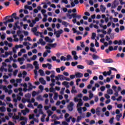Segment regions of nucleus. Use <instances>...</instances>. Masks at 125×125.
<instances>
[{
    "mask_svg": "<svg viewBox=\"0 0 125 125\" xmlns=\"http://www.w3.org/2000/svg\"><path fill=\"white\" fill-rule=\"evenodd\" d=\"M74 101L75 102H79V103L77 104V107H81V106H83V100L82 99H78V98L75 97L74 98Z\"/></svg>",
    "mask_w": 125,
    "mask_h": 125,
    "instance_id": "f257e3e1",
    "label": "nucleus"
},
{
    "mask_svg": "<svg viewBox=\"0 0 125 125\" xmlns=\"http://www.w3.org/2000/svg\"><path fill=\"white\" fill-rule=\"evenodd\" d=\"M8 19L7 20L4 19L5 21L3 22V23L4 25H5V26H7V23H11L12 22H14V19H13V18L8 17Z\"/></svg>",
    "mask_w": 125,
    "mask_h": 125,
    "instance_id": "f03ea898",
    "label": "nucleus"
},
{
    "mask_svg": "<svg viewBox=\"0 0 125 125\" xmlns=\"http://www.w3.org/2000/svg\"><path fill=\"white\" fill-rule=\"evenodd\" d=\"M74 103L73 102H71L69 103V104L67 105V109L68 111L70 112H72L73 110H74Z\"/></svg>",
    "mask_w": 125,
    "mask_h": 125,
    "instance_id": "7ed1b4c3",
    "label": "nucleus"
},
{
    "mask_svg": "<svg viewBox=\"0 0 125 125\" xmlns=\"http://www.w3.org/2000/svg\"><path fill=\"white\" fill-rule=\"evenodd\" d=\"M17 15V14H16V13H14L11 16H6L4 19H5L6 20L7 19H8V17L12 18H13H13H14V19H15V18L16 17Z\"/></svg>",
    "mask_w": 125,
    "mask_h": 125,
    "instance_id": "20e7f679",
    "label": "nucleus"
},
{
    "mask_svg": "<svg viewBox=\"0 0 125 125\" xmlns=\"http://www.w3.org/2000/svg\"><path fill=\"white\" fill-rule=\"evenodd\" d=\"M18 115H15V114H14V115L12 116V119L13 120H19V118L21 116V112H19Z\"/></svg>",
    "mask_w": 125,
    "mask_h": 125,
    "instance_id": "39448f33",
    "label": "nucleus"
},
{
    "mask_svg": "<svg viewBox=\"0 0 125 125\" xmlns=\"http://www.w3.org/2000/svg\"><path fill=\"white\" fill-rule=\"evenodd\" d=\"M104 63H113L114 61L112 59H107L103 60Z\"/></svg>",
    "mask_w": 125,
    "mask_h": 125,
    "instance_id": "423d86ee",
    "label": "nucleus"
},
{
    "mask_svg": "<svg viewBox=\"0 0 125 125\" xmlns=\"http://www.w3.org/2000/svg\"><path fill=\"white\" fill-rule=\"evenodd\" d=\"M114 44H118V45H123V41L122 40H115L113 42Z\"/></svg>",
    "mask_w": 125,
    "mask_h": 125,
    "instance_id": "0eeeda50",
    "label": "nucleus"
},
{
    "mask_svg": "<svg viewBox=\"0 0 125 125\" xmlns=\"http://www.w3.org/2000/svg\"><path fill=\"white\" fill-rule=\"evenodd\" d=\"M34 35L35 36H37V37H39V36H40L41 38H43V35H42V32H34Z\"/></svg>",
    "mask_w": 125,
    "mask_h": 125,
    "instance_id": "6e6552de",
    "label": "nucleus"
},
{
    "mask_svg": "<svg viewBox=\"0 0 125 125\" xmlns=\"http://www.w3.org/2000/svg\"><path fill=\"white\" fill-rule=\"evenodd\" d=\"M113 50H114V47L112 46H110L108 49L105 50V52L108 54L109 53L110 51H113Z\"/></svg>",
    "mask_w": 125,
    "mask_h": 125,
    "instance_id": "1a4fd4ad",
    "label": "nucleus"
},
{
    "mask_svg": "<svg viewBox=\"0 0 125 125\" xmlns=\"http://www.w3.org/2000/svg\"><path fill=\"white\" fill-rule=\"evenodd\" d=\"M63 33V32H54V35H56V38H57L58 39L60 38V36Z\"/></svg>",
    "mask_w": 125,
    "mask_h": 125,
    "instance_id": "9d476101",
    "label": "nucleus"
},
{
    "mask_svg": "<svg viewBox=\"0 0 125 125\" xmlns=\"http://www.w3.org/2000/svg\"><path fill=\"white\" fill-rule=\"evenodd\" d=\"M3 24H4L2 22H0V27H2ZM6 30V27L5 26H3L0 28V31H5Z\"/></svg>",
    "mask_w": 125,
    "mask_h": 125,
    "instance_id": "9b49d317",
    "label": "nucleus"
},
{
    "mask_svg": "<svg viewBox=\"0 0 125 125\" xmlns=\"http://www.w3.org/2000/svg\"><path fill=\"white\" fill-rule=\"evenodd\" d=\"M45 40L47 42H49L50 43L53 42V40L50 39V38H49L48 37H46L45 38Z\"/></svg>",
    "mask_w": 125,
    "mask_h": 125,
    "instance_id": "f8f14e48",
    "label": "nucleus"
},
{
    "mask_svg": "<svg viewBox=\"0 0 125 125\" xmlns=\"http://www.w3.org/2000/svg\"><path fill=\"white\" fill-rule=\"evenodd\" d=\"M76 78H83V74L81 72H77L75 74Z\"/></svg>",
    "mask_w": 125,
    "mask_h": 125,
    "instance_id": "ddd939ff",
    "label": "nucleus"
},
{
    "mask_svg": "<svg viewBox=\"0 0 125 125\" xmlns=\"http://www.w3.org/2000/svg\"><path fill=\"white\" fill-rule=\"evenodd\" d=\"M39 82L42 84H46V82L44 81V79H43L42 78H41L39 79Z\"/></svg>",
    "mask_w": 125,
    "mask_h": 125,
    "instance_id": "4468645a",
    "label": "nucleus"
},
{
    "mask_svg": "<svg viewBox=\"0 0 125 125\" xmlns=\"http://www.w3.org/2000/svg\"><path fill=\"white\" fill-rule=\"evenodd\" d=\"M96 114L97 116H100V107H97L96 108Z\"/></svg>",
    "mask_w": 125,
    "mask_h": 125,
    "instance_id": "2eb2a0df",
    "label": "nucleus"
},
{
    "mask_svg": "<svg viewBox=\"0 0 125 125\" xmlns=\"http://www.w3.org/2000/svg\"><path fill=\"white\" fill-rule=\"evenodd\" d=\"M114 2V3L113 6H112V8H116V7H117V5L119 4V2H118L117 0H115Z\"/></svg>",
    "mask_w": 125,
    "mask_h": 125,
    "instance_id": "dca6fc26",
    "label": "nucleus"
},
{
    "mask_svg": "<svg viewBox=\"0 0 125 125\" xmlns=\"http://www.w3.org/2000/svg\"><path fill=\"white\" fill-rule=\"evenodd\" d=\"M101 11L102 12L104 13L106 11V7H104L103 5H101Z\"/></svg>",
    "mask_w": 125,
    "mask_h": 125,
    "instance_id": "f3484780",
    "label": "nucleus"
},
{
    "mask_svg": "<svg viewBox=\"0 0 125 125\" xmlns=\"http://www.w3.org/2000/svg\"><path fill=\"white\" fill-rule=\"evenodd\" d=\"M122 117H123V114H122V113H121L119 115H116V120L118 122H120V118H122Z\"/></svg>",
    "mask_w": 125,
    "mask_h": 125,
    "instance_id": "a211bd4d",
    "label": "nucleus"
},
{
    "mask_svg": "<svg viewBox=\"0 0 125 125\" xmlns=\"http://www.w3.org/2000/svg\"><path fill=\"white\" fill-rule=\"evenodd\" d=\"M62 84L65 85L67 88H69V83L68 82L64 81L62 83Z\"/></svg>",
    "mask_w": 125,
    "mask_h": 125,
    "instance_id": "6ab92c4d",
    "label": "nucleus"
},
{
    "mask_svg": "<svg viewBox=\"0 0 125 125\" xmlns=\"http://www.w3.org/2000/svg\"><path fill=\"white\" fill-rule=\"evenodd\" d=\"M59 78L60 81H64L65 80V77L63 76V75H59Z\"/></svg>",
    "mask_w": 125,
    "mask_h": 125,
    "instance_id": "aec40b11",
    "label": "nucleus"
},
{
    "mask_svg": "<svg viewBox=\"0 0 125 125\" xmlns=\"http://www.w3.org/2000/svg\"><path fill=\"white\" fill-rule=\"evenodd\" d=\"M47 45L51 46V47H56V45H57V44L56 43H54L53 44L48 43Z\"/></svg>",
    "mask_w": 125,
    "mask_h": 125,
    "instance_id": "412c9836",
    "label": "nucleus"
},
{
    "mask_svg": "<svg viewBox=\"0 0 125 125\" xmlns=\"http://www.w3.org/2000/svg\"><path fill=\"white\" fill-rule=\"evenodd\" d=\"M39 73L40 74L41 76H44V72L43 71V70H42V69H40L39 70Z\"/></svg>",
    "mask_w": 125,
    "mask_h": 125,
    "instance_id": "4be33fe9",
    "label": "nucleus"
},
{
    "mask_svg": "<svg viewBox=\"0 0 125 125\" xmlns=\"http://www.w3.org/2000/svg\"><path fill=\"white\" fill-rule=\"evenodd\" d=\"M107 35H109V37L113 39L114 38V33H111V32H107Z\"/></svg>",
    "mask_w": 125,
    "mask_h": 125,
    "instance_id": "5701e85b",
    "label": "nucleus"
},
{
    "mask_svg": "<svg viewBox=\"0 0 125 125\" xmlns=\"http://www.w3.org/2000/svg\"><path fill=\"white\" fill-rule=\"evenodd\" d=\"M23 46L22 44L15 45V47H16V49H18V48H22Z\"/></svg>",
    "mask_w": 125,
    "mask_h": 125,
    "instance_id": "b1692460",
    "label": "nucleus"
},
{
    "mask_svg": "<svg viewBox=\"0 0 125 125\" xmlns=\"http://www.w3.org/2000/svg\"><path fill=\"white\" fill-rule=\"evenodd\" d=\"M107 92L108 94H113V93H114V92L113 91V90H112V89H109L107 90Z\"/></svg>",
    "mask_w": 125,
    "mask_h": 125,
    "instance_id": "393cba45",
    "label": "nucleus"
},
{
    "mask_svg": "<svg viewBox=\"0 0 125 125\" xmlns=\"http://www.w3.org/2000/svg\"><path fill=\"white\" fill-rule=\"evenodd\" d=\"M92 58L94 59V60H96L97 59H98L99 58V57L98 56L93 54L92 55Z\"/></svg>",
    "mask_w": 125,
    "mask_h": 125,
    "instance_id": "a878e982",
    "label": "nucleus"
},
{
    "mask_svg": "<svg viewBox=\"0 0 125 125\" xmlns=\"http://www.w3.org/2000/svg\"><path fill=\"white\" fill-rule=\"evenodd\" d=\"M0 111L1 112H5L6 111V108L4 106H2L0 107Z\"/></svg>",
    "mask_w": 125,
    "mask_h": 125,
    "instance_id": "bb28decb",
    "label": "nucleus"
},
{
    "mask_svg": "<svg viewBox=\"0 0 125 125\" xmlns=\"http://www.w3.org/2000/svg\"><path fill=\"white\" fill-rule=\"evenodd\" d=\"M20 120V121H25V122H27V121H28V119L24 117H21Z\"/></svg>",
    "mask_w": 125,
    "mask_h": 125,
    "instance_id": "cd10ccee",
    "label": "nucleus"
},
{
    "mask_svg": "<svg viewBox=\"0 0 125 125\" xmlns=\"http://www.w3.org/2000/svg\"><path fill=\"white\" fill-rule=\"evenodd\" d=\"M78 63L79 62H71V65L73 67H75V66H76V65H78Z\"/></svg>",
    "mask_w": 125,
    "mask_h": 125,
    "instance_id": "c85d7f7f",
    "label": "nucleus"
},
{
    "mask_svg": "<svg viewBox=\"0 0 125 125\" xmlns=\"http://www.w3.org/2000/svg\"><path fill=\"white\" fill-rule=\"evenodd\" d=\"M95 37H96V34L95 33H93L91 38V40H95Z\"/></svg>",
    "mask_w": 125,
    "mask_h": 125,
    "instance_id": "c756f323",
    "label": "nucleus"
},
{
    "mask_svg": "<svg viewBox=\"0 0 125 125\" xmlns=\"http://www.w3.org/2000/svg\"><path fill=\"white\" fill-rule=\"evenodd\" d=\"M45 114H43L42 117L41 118V122L44 123V119H45Z\"/></svg>",
    "mask_w": 125,
    "mask_h": 125,
    "instance_id": "7c9ffc66",
    "label": "nucleus"
},
{
    "mask_svg": "<svg viewBox=\"0 0 125 125\" xmlns=\"http://www.w3.org/2000/svg\"><path fill=\"white\" fill-rule=\"evenodd\" d=\"M47 113L48 114V117H50V116H51V115H52V114H53V112H52V111H51V110H48L47 111Z\"/></svg>",
    "mask_w": 125,
    "mask_h": 125,
    "instance_id": "2f4dec72",
    "label": "nucleus"
},
{
    "mask_svg": "<svg viewBox=\"0 0 125 125\" xmlns=\"http://www.w3.org/2000/svg\"><path fill=\"white\" fill-rule=\"evenodd\" d=\"M31 96L32 95H31L30 93H27L25 95V97H26V98H31Z\"/></svg>",
    "mask_w": 125,
    "mask_h": 125,
    "instance_id": "473e14b6",
    "label": "nucleus"
},
{
    "mask_svg": "<svg viewBox=\"0 0 125 125\" xmlns=\"http://www.w3.org/2000/svg\"><path fill=\"white\" fill-rule=\"evenodd\" d=\"M77 68H78V69H81L83 70V69H84V66H83L82 65H77Z\"/></svg>",
    "mask_w": 125,
    "mask_h": 125,
    "instance_id": "72a5a7b5",
    "label": "nucleus"
},
{
    "mask_svg": "<svg viewBox=\"0 0 125 125\" xmlns=\"http://www.w3.org/2000/svg\"><path fill=\"white\" fill-rule=\"evenodd\" d=\"M69 24V23L65 21H63L62 22V25H63L64 26H65V27H67V26H68V25Z\"/></svg>",
    "mask_w": 125,
    "mask_h": 125,
    "instance_id": "f704fd0d",
    "label": "nucleus"
},
{
    "mask_svg": "<svg viewBox=\"0 0 125 125\" xmlns=\"http://www.w3.org/2000/svg\"><path fill=\"white\" fill-rule=\"evenodd\" d=\"M20 41L21 42H22L23 41V39H24V35L23 34L20 35Z\"/></svg>",
    "mask_w": 125,
    "mask_h": 125,
    "instance_id": "c9c22d12",
    "label": "nucleus"
},
{
    "mask_svg": "<svg viewBox=\"0 0 125 125\" xmlns=\"http://www.w3.org/2000/svg\"><path fill=\"white\" fill-rule=\"evenodd\" d=\"M71 93H77V90H75V86L72 87Z\"/></svg>",
    "mask_w": 125,
    "mask_h": 125,
    "instance_id": "e433bc0d",
    "label": "nucleus"
},
{
    "mask_svg": "<svg viewBox=\"0 0 125 125\" xmlns=\"http://www.w3.org/2000/svg\"><path fill=\"white\" fill-rule=\"evenodd\" d=\"M27 68H31V69L34 68V66H33V65L32 64L28 63L27 64Z\"/></svg>",
    "mask_w": 125,
    "mask_h": 125,
    "instance_id": "4c0bfd02",
    "label": "nucleus"
},
{
    "mask_svg": "<svg viewBox=\"0 0 125 125\" xmlns=\"http://www.w3.org/2000/svg\"><path fill=\"white\" fill-rule=\"evenodd\" d=\"M70 59H72V56L70 55H68L66 57L67 61H69Z\"/></svg>",
    "mask_w": 125,
    "mask_h": 125,
    "instance_id": "58836bf2",
    "label": "nucleus"
},
{
    "mask_svg": "<svg viewBox=\"0 0 125 125\" xmlns=\"http://www.w3.org/2000/svg\"><path fill=\"white\" fill-rule=\"evenodd\" d=\"M109 123H110V125H113V124L114 123V117L111 118L109 120Z\"/></svg>",
    "mask_w": 125,
    "mask_h": 125,
    "instance_id": "ea45409f",
    "label": "nucleus"
},
{
    "mask_svg": "<svg viewBox=\"0 0 125 125\" xmlns=\"http://www.w3.org/2000/svg\"><path fill=\"white\" fill-rule=\"evenodd\" d=\"M18 24H19V21H16L15 23V25L17 26V29H20V26L18 25Z\"/></svg>",
    "mask_w": 125,
    "mask_h": 125,
    "instance_id": "a19ab883",
    "label": "nucleus"
},
{
    "mask_svg": "<svg viewBox=\"0 0 125 125\" xmlns=\"http://www.w3.org/2000/svg\"><path fill=\"white\" fill-rule=\"evenodd\" d=\"M35 119V115L33 114L32 115H29V120H34Z\"/></svg>",
    "mask_w": 125,
    "mask_h": 125,
    "instance_id": "79ce46f5",
    "label": "nucleus"
},
{
    "mask_svg": "<svg viewBox=\"0 0 125 125\" xmlns=\"http://www.w3.org/2000/svg\"><path fill=\"white\" fill-rule=\"evenodd\" d=\"M82 39H83V37H82V36H79L76 37V40L77 41H81V40H82Z\"/></svg>",
    "mask_w": 125,
    "mask_h": 125,
    "instance_id": "37998d69",
    "label": "nucleus"
},
{
    "mask_svg": "<svg viewBox=\"0 0 125 125\" xmlns=\"http://www.w3.org/2000/svg\"><path fill=\"white\" fill-rule=\"evenodd\" d=\"M17 73H18V70H15L13 72V75H14V77H16V76L17 75Z\"/></svg>",
    "mask_w": 125,
    "mask_h": 125,
    "instance_id": "c03bdc74",
    "label": "nucleus"
},
{
    "mask_svg": "<svg viewBox=\"0 0 125 125\" xmlns=\"http://www.w3.org/2000/svg\"><path fill=\"white\" fill-rule=\"evenodd\" d=\"M69 16H72L73 18H77V14H72L71 15H69Z\"/></svg>",
    "mask_w": 125,
    "mask_h": 125,
    "instance_id": "a18cd8bd",
    "label": "nucleus"
},
{
    "mask_svg": "<svg viewBox=\"0 0 125 125\" xmlns=\"http://www.w3.org/2000/svg\"><path fill=\"white\" fill-rule=\"evenodd\" d=\"M71 119H72V116H70L69 118L65 119V121H66L67 123H70V122H71Z\"/></svg>",
    "mask_w": 125,
    "mask_h": 125,
    "instance_id": "49530a36",
    "label": "nucleus"
},
{
    "mask_svg": "<svg viewBox=\"0 0 125 125\" xmlns=\"http://www.w3.org/2000/svg\"><path fill=\"white\" fill-rule=\"evenodd\" d=\"M49 91H50V92H55V90H54V88H53V87H51L50 88Z\"/></svg>",
    "mask_w": 125,
    "mask_h": 125,
    "instance_id": "de8ad7c7",
    "label": "nucleus"
},
{
    "mask_svg": "<svg viewBox=\"0 0 125 125\" xmlns=\"http://www.w3.org/2000/svg\"><path fill=\"white\" fill-rule=\"evenodd\" d=\"M78 111L79 114H83V111L82 110V107L78 108Z\"/></svg>",
    "mask_w": 125,
    "mask_h": 125,
    "instance_id": "09e8293b",
    "label": "nucleus"
},
{
    "mask_svg": "<svg viewBox=\"0 0 125 125\" xmlns=\"http://www.w3.org/2000/svg\"><path fill=\"white\" fill-rule=\"evenodd\" d=\"M10 4V2L9 1L5 2L4 3V5H5V6H9Z\"/></svg>",
    "mask_w": 125,
    "mask_h": 125,
    "instance_id": "8fccbe9b",
    "label": "nucleus"
},
{
    "mask_svg": "<svg viewBox=\"0 0 125 125\" xmlns=\"http://www.w3.org/2000/svg\"><path fill=\"white\" fill-rule=\"evenodd\" d=\"M81 120H82V116H78L77 117V122L80 123V121H81Z\"/></svg>",
    "mask_w": 125,
    "mask_h": 125,
    "instance_id": "3c124183",
    "label": "nucleus"
},
{
    "mask_svg": "<svg viewBox=\"0 0 125 125\" xmlns=\"http://www.w3.org/2000/svg\"><path fill=\"white\" fill-rule=\"evenodd\" d=\"M7 41H8V42H13V40L11 37L7 38Z\"/></svg>",
    "mask_w": 125,
    "mask_h": 125,
    "instance_id": "603ef678",
    "label": "nucleus"
},
{
    "mask_svg": "<svg viewBox=\"0 0 125 125\" xmlns=\"http://www.w3.org/2000/svg\"><path fill=\"white\" fill-rule=\"evenodd\" d=\"M61 60L62 61H66V58L63 56H62V57H61Z\"/></svg>",
    "mask_w": 125,
    "mask_h": 125,
    "instance_id": "864d4df0",
    "label": "nucleus"
},
{
    "mask_svg": "<svg viewBox=\"0 0 125 125\" xmlns=\"http://www.w3.org/2000/svg\"><path fill=\"white\" fill-rule=\"evenodd\" d=\"M91 112L92 113V114H93V115H94V114L96 113V111H95V109H94V108H92L91 109Z\"/></svg>",
    "mask_w": 125,
    "mask_h": 125,
    "instance_id": "5fc2aeb1",
    "label": "nucleus"
},
{
    "mask_svg": "<svg viewBox=\"0 0 125 125\" xmlns=\"http://www.w3.org/2000/svg\"><path fill=\"white\" fill-rule=\"evenodd\" d=\"M117 108H119V109H122V108H123V104H118L117 105Z\"/></svg>",
    "mask_w": 125,
    "mask_h": 125,
    "instance_id": "6e6d98bb",
    "label": "nucleus"
},
{
    "mask_svg": "<svg viewBox=\"0 0 125 125\" xmlns=\"http://www.w3.org/2000/svg\"><path fill=\"white\" fill-rule=\"evenodd\" d=\"M19 106V108H20V109H24V105L22 104H20Z\"/></svg>",
    "mask_w": 125,
    "mask_h": 125,
    "instance_id": "4d7b16f0",
    "label": "nucleus"
},
{
    "mask_svg": "<svg viewBox=\"0 0 125 125\" xmlns=\"http://www.w3.org/2000/svg\"><path fill=\"white\" fill-rule=\"evenodd\" d=\"M47 66H48V69L49 70L51 69V67H52V65L49 63H47Z\"/></svg>",
    "mask_w": 125,
    "mask_h": 125,
    "instance_id": "13d9d810",
    "label": "nucleus"
},
{
    "mask_svg": "<svg viewBox=\"0 0 125 125\" xmlns=\"http://www.w3.org/2000/svg\"><path fill=\"white\" fill-rule=\"evenodd\" d=\"M122 98H123V97L122 96H120L118 97V98L116 99L117 101H122Z\"/></svg>",
    "mask_w": 125,
    "mask_h": 125,
    "instance_id": "bf43d9fd",
    "label": "nucleus"
},
{
    "mask_svg": "<svg viewBox=\"0 0 125 125\" xmlns=\"http://www.w3.org/2000/svg\"><path fill=\"white\" fill-rule=\"evenodd\" d=\"M104 96L106 99H110V97L109 95H108V94H105Z\"/></svg>",
    "mask_w": 125,
    "mask_h": 125,
    "instance_id": "052dcab7",
    "label": "nucleus"
},
{
    "mask_svg": "<svg viewBox=\"0 0 125 125\" xmlns=\"http://www.w3.org/2000/svg\"><path fill=\"white\" fill-rule=\"evenodd\" d=\"M37 30H38V28L37 27H35L32 29L31 31H32V32H37Z\"/></svg>",
    "mask_w": 125,
    "mask_h": 125,
    "instance_id": "680f3d73",
    "label": "nucleus"
},
{
    "mask_svg": "<svg viewBox=\"0 0 125 125\" xmlns=\"http://www.w3.org/2000/svg\"><path fill=\"white\" fill-rule=\"evenodd\" d=\"M83 100H84V101H87V100H88V97L84 96L83 97Z\"/></svg>",
    "mask_w": 125,
    "mask_h": 125,
    "instance_id": "e2e57ef3",
    "label": "nucleus"
},
{
    "mask_svg": "<svg viewBox=\"0 0 125 125\" xmlns=\"http://www.w3.org/2000/svg\"><path fill=\"white\" fill-rule=\"evenodd\" d=\"M72 55L74 56L75 55H77V52L76 51H72L71 52Z\"/></svg>",
    "mask_w": 125,
    "mask_h": 125,
    "instance_id": "0e129e2a",
    "label": "nucleus"
},
{
    "mask_svg": "<svg viewBox=\"0 0 125 125\" xmlns=\"http://www.w3.org/2000/svg\"><path fill=\"white\" fill-rule=\"evenodd\" d=\"M37 59V55H34L33 56L32 58H31L32 60L35 61Z\"/></svg>",
    "mask_w": 125,
    "mask_h": 125,
    "instance_id": "69168bd1",
    "label": "nucleus"
},
{
    "mask_svg": "<svg viewBox=\"0 0 125 125\" xmlns=\"http://www.w3.org/2000/svg\"><path fill=\"white\" fill-rule=\"evenodd\" d=\"M100 89L101 90V91H104V90H105V86H102L101 87Z\"/></svg>",
    "mask_w": 125,
    "mask_h": 125,
    "instance_id": "338daca9",
    "label": "nucleus"
},
{
    "mask_svg": "<svg viewBox=\"0 0 125 125\" xmlns=\"http://www.w3.org/2000/svg\"><path fill=\"white\" fill-rule=\"evenodd\" d=\"M62 124L63 125H69V124H68V123H67L66 121H63L62 122Z\"/></svg>",
    "mask_w": 125,
    "mask_h": 125,
    "instance_id": "774afa93",
    "label": "nucleus"
}]
</instances>
